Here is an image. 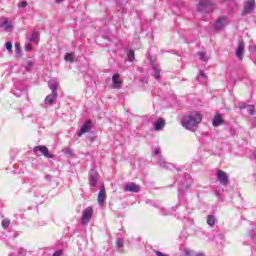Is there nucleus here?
I'll return each instance as SVG.
<instances>
[{
    "label": "nucleus",
    "mask_w": 256,
    "mask_h": 256,
    "mask_svg": "<svg viewBox=\"0 0 256 256\" xmlns=\"http://www.w3.org/2000/svg\"><path fill=\"white\" fill-rule=\"evenodd\" d=\"M128 61L130 62L135 61V52L133 50L128 51Z\"/></svg>",
    "instance_id": "nucleus-27"
},
{
    "label": "nucleus",
    "mask_w": 256,
    "mask_h": 256,
    "mask_svg": "<svg viewBox=\"0 0 256 256\" xmlns=\"http://www.w3.org/2000/svg\"><path fill=\"white\" fill-rule=\"evenodd\" d=\"M200 77H203L204 79H207V74L203 72V70H200Z\"/></svg>",
    "instance_id": "nucleus-35"
},
{
    "label": "nucleus",
    "mask_w": 256,
    "mask_h": 256,
    "mask_svg": "<svg viewBox=\"0 0 256 256\" xmlns=\"http://www.w3.org/2000/svg\"><path fill=\"white\" fill-rule=\"evenodd\" d=\"M125 191L128 193H139V191H141V186L133 182H128L125 184Z\"/></svg>",
    "instance_id": "nucleus-8"
},
{
    "label": "nucleus",
    "mask_w": 256,
    "mask_h": 256,
    "mask_svg": "<svg viewBox=\"0 0 256 256\" xmlns=\"http://www.w3.org/2000/svg\"><path fill=\"white\" fill-rule=\"evenodd\" d=\"M116 247L118 251L122 252L123 251V239L118 238L116 241Z\"/></svg>",
    "instance_id": "nucleus-24"
},
{
    "label": "nucleus",
    "mask_w": 256,
    "mask_h": 256,
    "mask_svg": "<svg viewBox=\"0 0 256 256\" xmlns=\"http://www.w3.org/2000/svg\"><path fill=\"white\" fill-rule=\"evenodd\" d=\"M244 53H245V43L240 40L238 42V46H237V49H236V57H238V59L240 61H243Z\"/></svg>",
    "instance_id": "nucleus-10"
},
{
    "label": "nucleus",
    "mask_w": 256,
    "mask_h": 256,
    "mask_svg": "<svg viewBox=\"0 0 256 256\" xmlns=\"http://www.w3.org/2000/svg\"><path fill=\"white\" fill-rule=\"evenodd\" d=\"M25 255H27V250L20 248L18 250V256H25Z\"/></svg>",
    "instance_id": "nucleus-32"
},
{
    "label": "nucleus",
    "mask_w": 256,
    "mask_h": 256,
    "mask_svg": "<svg viewBox=\"0 0 256 256\" xmlns=\"http://www.w3.org/2000/svg\"><path fill=\"white\" fill-rule=\"evenodd\" d=\"M20 7L24 9V7H27V3L25 1L20 2Z\"/></svg>",
    "instance_id": "nucleus-36"
},
{
    "label": "nucleus",
    "mask_w": 256,
    "mask_h": 256,
    "mask_svg": "<svg viewBox=\"0 0 256 256\" xmlns=\"http://www.w3.org/2000/svg\"><path fill=\"white\" fill-rule=\"evenodd\" d=\"M90 131H91V120H88L80 128V131L78 132V137H81L85 135V133H89Z\"/></svg>",
    "instance_id": "nucleus-11"
},
{
    "label": "nucleus",
    "mask_w": 256,
    "mask_h": 256,
    "mask_svg": "<svg viewBox=\"0 0 256 256\" xmlns=\"http://www.w3.org/2000/svg\"><path fill=\"white\" fill-rule=\"evenodd\" d=\"M45 179H46L47 181H51V179H53V176L47 174V175L45 176Z\"/></svg>",
    "instance_id": "nucleus-37"
},
{
    "label": "nucleus",
    "mask_w": 256,
    "mask_h": 256,
    "mask_svg": "<svg viewBox=\"0 0 256 256\" xmlns=\"http://www.w3.org/2000/svg\"><path fill=\"white\" fill-rule=\"evenodd\" d=\"M91 217H93V207L88 206L82 214L81 225H89Z\"/></svg>",
    "instance_id": "nucleus-4"
},
{
    "label": "nucleus",
    "mask_w": 256,
    "mask_h": 256,
    "mask_svg": "<svg viewBox=\"0 0 256 256\" xmlns=\"http://www.w3.org/2000/svg\"><path fill=\"white\" fill-rule=\"evenodd\" d=\"M203 121V116L199 112H192L189 115L183 117L181 121L182 127L188 131H195L199 127V123Z\"/></svg>",
    "instance_id": "nucleus-1"
},
{
    "label": "nucleus",
    "mask_w": 256,
    "mask_h": 256,
    "mask_svg": "<svg viewBox=\"0 0 256 256\" xmlns=\"http://www.w3.org/2000/svg\"><path fill=\"white\" fill-rule=\"evenodd\" d=\"M65 61H69V63L75 62V57L73 56V53H66Z\"/></svg>",
    "instance_id": "nucleus-22"
},
{
    "label": "nucleus",
    "mask_w": 256,
    "mask_h": 256,
    "mask_svg": "<svg viewBox=\"0 0 256 256\" xmlns=\"http://www.w3.org/2000/svg\"><path fill=\"white\" fill-rule=\"evenodd\" d=\"M33 65H34L33 61L28 60L26 65H25L26 71H31L33 69Z\"/></svg>",
    "instance_id": "nucleus-28"
},
{
    "label": "nucleus",
    "mask_w": 256,
    "mask_h": 256,
    "mask_svg": "<svg viewBox=\"0 0 256 256\" xmlns=\"http://www.w3.org/2000/svg\"><path fill=\"white\" fill-rule=\"evenodd\" d=\"M196 256H205V254H203V253H198V254H196Z\"/></svg>",
    "instance_id": "nucleus-42"
},
{
    "label": "nucleus",
    "mask_w": 256,
    "mask_h": 256,
    "mask_svg": "<svg viewBox=\"0 0 256 256\" xmlns=\"http://www.w3.org/2000/svg\"><path fill=\"white\" fill-rule=\"evenodd\" d=\"M153 70L155 79H159V77H161V72L155 66H153Z\"/></svg>",
    "instance_id": "nucleus-29"
},
{
    "label": "nucleus",
    "mask_w": 256,
    "mask_h": 256,
    "mask_svg": "<svg viewBox=\"0 0 256 256\" xmlns=\"http://www.w3.org/2000/svg\"><path fill=\"white\" fill-rule=\"evenodd\" d=\"M26 51H33V47L31 45L26 46Z\"/></svg>",
    "instance_id": "nucleus-38"
},
{
    "label": "nucleus",
    "mask_w": 256,
    "mask_h": 256,
    "mask_svg": "<svg viewBox=\"0 0 256 256\" xmlns=\"http://www.w3.org/2000/svg\"><path fill=\"white\" fill-rule=\"evenodd\" d=\"M207 223L210 227H213L215 225V216L209 215L207 218Z\"/></svg>",
    "instance_id": "nucleus-25"
},
{
    "label": "nucleus",
    "mask_w": 256,
    "mask_h": 256,
    "mask_svg": "<svg viewBox=\"0 0 256 256\" xmlns=\"http://www.w3.org/2000/svg\"><path fill=\"white\" fill-rule=\"evenodd\" d=\"M112 83H113L114 89H119L121 87L122 82L119 74H114L112 76Z\"/></svg>",
    "instance_id": "nucleus-19"
},
{
    "label": "nucleus",
    "mask_w": 256,
    "mask_h": 256,
    "mask_svg": "<svg viewBox=\"0 0 256 256\" xmlns=\"http://www.w3.org/2000/svg\"><path fill=\"white\" fill-rule=\"evenodd\" d=\"M97 181H99V172L97 170L92 169L89 172V183L90 187H97Z\"/></svg>",
    "instance_id": "nucleus-6"
},
{
    "label": "nucleus",
    "mask_w": 256,
    "mask_h": 256,
    "mask_svg": "<svg viewBox=\"0 0 256 256\" xmlns=\"http://www.w3.org/2000/svg\"><path fill=\"white\" fill-rule=\"evenodd\" d=\"M52 256H61V252L57 251Z\"/></svg>",
    "instance_id": "nucleus-41"
},
{
    "label": "nucleus",
    "mask_w": 256,
    "mask_h": 256,
    "mask_svg": "<svg viewBox=\"0 0 256 256\" xmlns=\"http://www.w3.org/2000/svg\"><path fill=\"white\" fill-rule=\"evenodd\" d=\"M6 49L7 51H11V49H13V44H11V42H6Z\"/></svg>",
    "instance_id": "nucleus-33"
},
{
    "label": "nucleus",
    "mask_w": 256,
    "mask_h": 256,
    "mask_svg": "<svg viewBox=\"0 0 256 256\" xmlns=\"http://www.w3.org/2000/svg\"><path fill=\"white\" fill-rule=\"evenodd\" d=\"M224 121H223V117H221V114L216 113L213 121H212V125L213 127H219L220 125H223Z\"/></svg>",
    "instance_id": "nucleus-18"
},
{
    "label": "nucleus",
    "mask_w": 256,
    "mask_h": 256,
    "mask_svg": "<svg viewBox=\"0 0 256 256\" xmlns=\"http://www.w3.org/2000/svg\"><path fill=\"white\" fill-rule=\"evenodd\" d=\"M30 43H39V33L32 32V37L30 38Z\"/></svg>",
    "instance_id": "nucleus-20"
},
{
    "label": "nucleus",
    "mask_w": 256,
    "mask_h": 256,
    "mask_svg": "<svg viewBox=\"0 0 256 256\" xmlns=\"http://www.w3.org/2000/svg\"><path fill=\"white\" fill-rule=\"evenodd\" d=\"M161 215H169V212L165 208L160 209Z\"/></svg>",
    "instance_id": "nucleus-34"
},
{
    "label": "nucleus",
    "mask_w": 256,
    "mask_h": 256,
    "mask_svg": "<svg viewBox=\"0 0 256 256\" xmlns=\"http://www.w3.org/2000/svg\"><path fill=\"white\" fill-rule=\"evenodd\" d=\"M34 153H37V151H40L43 156H45L48 159H53V155L49 154V149L46 146L39 145L34 147L33 149Z\"/></svg>",
    "instance_id": "nucleus-7"
},
{
    "label": "nucleus",
    "mask_w": 256,
    "mask_h": 256,
    "mask_svg": "<svg viewBox=\"0 0 256 256\" xmlns=\"http://www.w3.org/2000/svg\"><path fill=\"white\" fill-rule=\"evenodd\" d=\"M200 61H209V57L207 55V52H198Z\"/></svg>",
    "instance_id": "nucleus-21"
},
{
    "label": "nucleus",
    "mask_w": 256,
    "mask_h": 256,
    "mask_svg": "<svg viewBox=\"0 0 256 256\" xmlns=\"http://www.w3.org/2000/svg\"><path fill=\"white\" fill-rule=\"evenodd\" d=\"M215 9V4L209 0H201L198 4V11L200 13H211Z\"/></svg>",
    "instance_id": "nucleus-2"
},
{
    "label": "nucleus",
    "mask_w": 256,
    "mask_h": 256,
    "mask_svg": "<svg viewBox=\"0 0 256 256\" xmlns=\"http://www.w3.org/2000/svg\"><path fill=\"white\" fill-rule=\"evenodd\" d=\"M165 127V119L159 118L154 122V131H161Z\"/></svg>",
    "instance_id": "nucleus-15"
},
{
    "label": "nucleus",
    "mask_w": 256,
    "mask_h": 256,
    "mask_svg": "<svg viewBox=\"0 0 256 256\" xmlns=\"http://www.w3.org/2000/svg\"><path fill=\"white\" fill-rule=\"evenodd\" d=\"M1 225H2L3 229H9V225H11V220H9L7 218L2 220Z\"/></svg>",
    "instance_id": "nucleus-26"
},
{
    "label": "nucleus",
    "mask_w": 256,
    "mask_h": 256,
    "mask_svg": "<svg viewBox=\"0 0 256 256\" xmlns=\"http://www.w3.org/2000/svg\"><path fill=\"white\" fill-rule=\"evenodd\" d=\"M58 94L57 93H51L45 98V104L46 105H53L55 101H57Z\"/></svg>",
    "instance_id": "nucleus-17"
},
{
    "label": "nucleus",
    "mask_w": 256,
    "mask_h": 256,
    "mask_svg": "<svg viewBox=\"0 0 256 256\" xmlns=\"http://www.w3.org/2000/svg\"><path fill=\"white\" fill-rule=\"evenodd\" d=\"M252 127H253V129H256V119L253 120V122H252Z\"/></svg>",
    "instance_id": "nucleus-40"
},
{
    "label": "nucleus",
    "mask_w": 256,
    "mask_h": 256,
    "mask_svg": "<svg viewBox=\"0 0 256 256\" xmlns=\"http://www.w3.org/2000/svg\"><path fill=\"white\" fill-rule=\"evenodd\" d=\"M48 87L51 89L52 93H57V89H59V81H57V79H51L48 82Z\"/></svg>",
    "instance_id": "nucleus-14"
},
{
    "label": "nucleus",
    "mask_w": 256,
    "mask_h": 256,
    "mask_svg": "<svg viewBox=\"0 0 256 256\" xmlns=\"http://www.w3.org/2000/svg\"><path fill=\"white\" fill-rule=\"evenodd\" d=\"M25 93H27V89L23 88L22 90H14V95L16 97H21V95H25Z\"/></svg>",
    "instance_id": "nucleus-23"
},
{
    "label": "nucleus",
    "mask_w": 256,
    "mask_h": 256,
    "mask_svg": "<svg viewBox=\"0 0 256 256\" xmlns=\"http://www.w3.org/2000/svg\"><path fill=\"white\" fill-rule=\"evenodd\" d=\"M227 25H229V20L227 19V17L222 16L216 20L214 28L216 29V31H223V29H225Z\"/></svg>",
    "instance_id": "nucleus-5"
},
{
    "label": "nucleus",
    "mask_w": 256,
    "mask_h": 256,
    "mask_svg": "<svg viewBox=\"0 0 256 256\" xmlns=\"http://www.w3.org/2000/svg\"><path fill=\"white\" fill-rule=\"evenodd\" d=\"M255 11V0H248L244 6L243 15H249Z\"/></svg>",
    "instance_id": "nucleus-9"
},
{
    "label": "nucleus",
    "mask_w": 256,
    "mask_h": 256,
    "mask_svg": "<svg viewBox=\"0 0 256 256\" xmlns=\"http://www.w3.org/2000/svg\"><path fill=\"white\" fill-rule=\"evenodd\" d=\"M158 163L162 169H168L170 171L175 169V166L172 163L165 162L163 158H160Z\"/></svg>",
    "instance_id": "nucleus-16"
},
{
    "label": "nucleus",
    "mask_w": 256,
    "mask_h": 256,
    "mask_svg": "<svg viewBox=\"0 0 256 256\" xmlns=\"http://www.w3.org/2000/svg\"><path fill=\"white\" fill-rule=\"evenodd\" d=\"M15 52L18 57H21V46L19 44H15Z\"/></svg>",
    "instance_id": "nucleus-31"
},
{
    "label": "nucleus",
    "mask_w": 256,
    "mask_h": 256,
    "mask_svg": "<svg viewBox=\"0 0 256 256\" xmlns=\"http://www.w3.org/2000/svg\"><path fill=\"white\" fill-rule=\"evenodd\" d=\"M105 199H107V192H105V186H102L98 193V205H100V207L105 203Z\"/></svg>",
    "instance_id": "nucleus-12"
},
{
    "label": "nucleus",
    "mask_w": 256,
    "mask_h": 256,
    "mask_svg": "<svg viewBox=\"0 0 256 256\" xmlns=\"http://www.w3.org/2000/svg\"><path fill=\"white\" fill-rule=\"evenodd\" d=\"M0 29H3L4 31H11V29H13V26L11 25V23H9L7 18H2L0 20Z\"/></svg>",
    "instance_id": "nucleus-13"
},
{
    "label": "nucleus",
    "mask_w": 256,
    "mask_h": 256,
    "mask_svg": "<svg viewBox=\"0 0 256 256\" xmlns=\"http://www.w3.org/2000/svg\"><path fill=\"white\" fill-rule=\"evenodd\" d=\"M159 153H161V149L157 148V149L154 151V155H159Z\"/></svg>",
    "instance_id": "nucleus-39"
},
{
    "label": "nucleus",
    "mask_w": 256,
    "mask_h": 256,
    "mask_svg": "<svg viewBox=\"0 0 256 256\" xmlns=\"http://www.w3.org/2000/svg\"><path fill=\"white\" fill-rule=\"evenodd\" d=\"M216 179L220 185H223V187H227L229 185V175H227V173L223 170L217 171Z\"/></svg>",
    "instance_id": "nucleus-3"
},
{
    "label": "nucleus",
    "mask_w": 256,
    "mask_h": 256,
    "mask_svg": "<svg viewBox=\"0 0 256 256\" xmlns=\"http://www.w3.org/2000/svg\"><path fill=\"white\" fill-rule=\"evenodd\" d=\"M246 109H247V112L249 113V115H253V113H254V111H255V106H253V105H248V106L246 107Z\"/></svg>",
    "instance_id": "nucleus-30"
}]
</instances>
